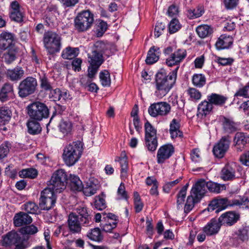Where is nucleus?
<instances>
[{"instance_id": "37", "label": "nucleus", "mask_w": 249, "mask_h": 249, "mask_svg": "<svg viewBox=\"0 0 249 249\" xmlns=\"http://www.w3.org/2000/svg\"><path fill=\"white\" fill-rule=\"evenodd\" d=\"M196 32L201 38H205L210 36L213 32V28L209 25L203 24L198 26Z\"/></svg>"}, {"instance_id": "17", "label": "nucleus", "mask_w": 249, "mask_h": 249, "mask_svg": "<svg viewBox=\"0 0 249 249\" xmlns=\"http://www.w3.org/2000/svg\"><path fill=\"white\" fill-rule=\"evenodd\" d=\"M174 148L171 144H165L161 146L157 152V162L158 163H163L168 159L174 153Z\"/></svg>"}, {"instance_id": "13", "label": "nucleus", "mask_w": 249, "mask_h": 249, "mask_svg": "<svg viewBox=\"0 0 249 249\" xmlns=\"http://www.w3.org/2000/svg\"><path fill=\"white\" fill-rule=\"evenodd\" d=\"M233 199H229L227 198L214 199L209 204L208 210L209 211L215 210V213L226 209L228 206H233Z\"/></svg>"}, {"instance_id": "27", "label": "nucleus", "mask_w": 249, "mask_h": 249, "mask_svg": "<svg viewBox=\"0 0 249 249\" xmlns=\"http://www.w3.org/2000/svg\"><path fill=\"white\" fill-rule=\"evenodd\" d=\"M19 231L22 235V240L24 242L28 241L31 235L36 233L38 232V229L36 226L31 225L21 228Z\"/></svg>"}, {"instance_id": "42", "label": "nucleus", "mask_w": 249, "mask_h": 249, "mask_svg": "<svg viewBox=\"0 0 249 249\" xmlns=\"http://www.w3.org/2000/svg\"><path fill=\"white\" fill-rule=\"evenodd\" d=\"M78 50L77 48L68 47L63 51L61 56L64 59H71L77 55Z\"/></svg>"}, {"instance_id": "3", "label": "nucleus", "mask_w": 249, "mask_h": 249, "mask_svg": "<svg viewBox=\"0 0 249 249\" xmlns=\"http://www.w3.org/2000/svg\"><path fill=\"white\" fill-rule=\"evenodd\" d=\"M94 15L89 10H83L78 13L74 19V27L78 32L89 29L94 23Z\"/></svg>"}, {"instance_id": "43", "label": "nucleus", "mask_w": 249, "mask_h": 249, "mask_svg": "<svg viewBox=\"0 0 249 249\" xmlns=\"http://www.w3.org/2000/svg\"><path fill=\"white\" fill-rule=\"evenodd\" d=\"M98 186L91 181L88 182L85 187L83 186V190L84 194L86 196H91L96 193Z\"/></svg>"}, {"instance_id": "51", "label": "nucleus", "mask_w": 249, "mask_h": 249, "mask_svg": "<svg viewBox=\"0 0 249 249\" xmlns=\"http://www.w3.org/2000/svg\"><path fill=\"white\" fill-rule=\"evenodd\" d=\"M249 231L248 227H241L236 231V234L239 239L242 241H246L249 239Z\"/></svg>"}, {"instance_id": "28", "label": "nucleus", "mask_w": 249, "mask_h": 249, "mask_svg": "<svg viewBox=\"0 0 249 249\" xmlns=\"http://www.w3.org/2000/svg\"><path fill=\"white\" fill-rule=\"evenodd\" d=\"M213 106L210 101L204 100L201 102L197 107V116H206L209 114L212 110Z\"/></svg>"}, {"instance_id": "18", "label": "nucleus", "mask_w": 249, "mask_h": 249, "mask_svg": "<svg viewBox=\"0 0 249 249\" xmlns=\"http://www.w3.org/2000/svg\"><path fill=\"white\" fill-rule=\"evenodd\" d=\"M75 211L77 213V217L83 226L88 227L92 223V217L89 213L87 207L83 205L79 206L75 209Z\"/></svg>"}, {"instance_id": "16", "label": "nucleus", "mask_w": 249, "mask_h": 249, "mask_svg": "<svg viewBox=\"0 0 249 249\" xmlns=\"http://www.w3.org/2000/svg\"><path fill=\"white\" fill-rule=\"evenodd\" d=\"M68 227L70 232L73 234L80 233L83 224L77 217L75 213H71L67 220Z\"/></svg>"}, {"instance_id": "10", "label": "nucleus", "mask_w": 249, "mask_h": 249, "mask_svg": "<svg viewBox=\"0 0 249 249\" xmlns=\"http://www.w3.org/2000/svg\"><path fill=\"white\" fill-rule=\"evenodd\" d=\"M197 191L199 193V191L204 190L203 197L207 192V188L210 192L214 193H220L221 191L226 190V186L225 184H221L212 181L206 182L204 179H200L194 185Z\"/></svg>"}, {"instance_id": "48", "label": "nucleus", "mask_w": 249, "mask_h": 249, "mask_svg": "<svg viewBox=\"0 0 249 249\" xmlns=\"http://www.w3.org/2000/svg\"><path fill=\"white\" fill-rule=\"evenodd\" d=\"M37 175V171L34 168L23 169L19 172V176L21 178H35Z\"/></svg>"}, {"instance_id": "44", "label": "nucleus", "mask_w": 249, "mask_h": 249, "mask_svg": "<svg viewBox=\"0 0 249 249\" xmlns=\"http://www.w3.org/2000/svg\"><path fill=\"white\" fill-rule=\"evenodd\" d=\"M59 130L64 136L71 133L72 129V124L69 120H62L59 124Z\"/></svg>"}, {"instance_id": "57", "label": "nucleus", "mask_w": 249, "mask_h": 249, "mask_svg": "<svg viewBox=\"0 0 249 249\" xmlns=\"http://www.w3.org/2000/svg\"><path fill=\"white\" fill-rule=\"evenodd\" d=\"M180 28L179 21L176 18H173L169 25V31L170 34H173L178 31Z\"/></svg>"}, {"instance_id": "25", "label": "nucleus", "mask_w": 249, "mask_h": 249, "mask_svg": "<svg viewBox=\"0 0 249 249\" xmlns=\"http://www.w3.org/2000/svg\"><path fill=\"white\" fill-rule=\"evenodd\" d=\"M14 36L13 34L3 32L0 34V48L5 50L13 44Z\"/></svg>"}, {"instance_id": "1", "label": "nucleus", "mask_w": 249, "mask_h": 249, "mask_svg": "<svg viewBox=\"0 0 249 249\" xmlns=\"http://www.w3.org/2000/svg\"><path fill=\"white\" fill-rule=\"evenodd\" d=\"M178 68V66L168 75L163 69H161L158 72L155 78V94L157 97L161 98L165 96L172 88L175 83Z\"/></svg>"}, {"instance_id": "39", "label": "nucleus", "mask_w": 249, "mask_h": 249, "mask_svg": "<svg viewBox=\"0 0 249 249\" xmlns=\"http://www.w3.org/2000/svg\"><path fill=\"white\" fill-rule=\"evenodd\" d=\"M12 115V111L8 107L3 106L0 107V122L4 124L9 122Z\"/></svg>"}, {"instance_id": "45", "label": "nucleus", "mask_w": 249, "mask_h": 249, "mask_svg": "<svg viewBox=\"0 0 249 249\" xmlns=\"http://www.w3.org/2000/svg\"><path fill=\"white\" fill-rule=\"evenodd\" d=\"M233 206L249 209V198L245 196H239L238 198L233 199Z\"/></svg>"}, {"instance_id": "8", "label": "nucleus", "mask_w": 249, "mask_h": 249, "mask_svg": "<svg viewBox=\"0 0 249 249\" xmlns=\"http://www.w3.org/2000/svg\"><path fill=\"white\" fill-rule=\"evenodd\" d=\"M37 85L35 78L29 76L21 81L18 87V94L21 98H24L33 94L35 92Z\"/></svg>"}, {"instance_id": "52", "label": "nucleus", "mask_w": 249, "mask_h": 249, "mask_svg": "<svg viewBox=\"0 0 249 249\" xmlns=\"http://www.w3.org/2000/svg\"><path fill=\"white\" fill-rule=\"evenodd\" d=\"M145 128V137H157V130L156 129L151 125V124L147 121L144 124Z\"/></svg>"}, {"instance_id": "64", "label": "nucleus", "mask_w": 249, "mask_h": 249, "mask_svg": "<svg viewBox=\"0 0 249 249\" xmlns=\"http://www.w3.org/2000/svg\"><path fill=\"white\" fill-rule=\"evenodd\" d=\"M164 29L165 26L162 23L157 22L155 28V36L159 37L162 34Z\"/></svg>"}, {"instance_id": "35", "label": "nucleus", "mask_w": 249, "mask_h": 249, "mask_svg": "<svg viewBox=\"0 0 249 249\" xmlns=\"http://www.w3.org/2000/svg\"><path fill=\"white\" fill-rule=\"evenodd\" d=\"M33 119L28 121L27 123L28 128V132L31 135H37L40 133L41 131V127L40 124Z\"/></svg>"}, {"instance_id": "11", "label": "nucleus", "mask_w": 249, "mask_h": 249, "mask_svg": "<svg viewBox=\"0 0 249 249\" xmlns=\"http://www.w3.org/2000/svg\"><path fill=\"white\" fill-rule=\"evenodd\" d=\"M171 110L170 105L165 102H160L151 104L148 108V113L153 117L166 116Z\"/></svg>"}, {"instance_id": "63", "label": "nucleus", "mask_w": 249, "mask_h": 249, "mask_svg": "<svg viewBox=\"0 0 249 249\" xmlns=\"http://www.w3.org/2000/svg\"><path fill=\"white\" fill-rule=\"evenodd\" d=\"M62 6L65 8H72L77 4L79 0H59Z\"/></svg>"}, {"instance_id": "49", "label": "nucleus", "mask_w": 249, "mask_h": 249, "mask_svg": "<svg viewBox=\"0 0 249 249\" xmlns=\"http://www.w3.org/2000/svg\"><path fill=\"white\" fill-rule=\"evenodd\" d=\"M115 160L120 162V166L121 167V177L125 178L128 169V161L127 158L125 156L122 158L119 157L117 159H116Z\"/></svg>"}, {"instance_id": "40", "label": "nucleus", "mask_w": 249, "mask_h": 249, "mask_svg": "<svg viewBox=\"0 0 249 249\" xmlns=\"http://www.w3.org/2000/svg\"><path fill=\"white\" fill-rule=\"evenodd\" d=\"M87 236L91 240L100 242L103 240V236L99 228L91 229L87 234Z\"/></svg>"}, {"instance_id": "19", "label": "nucleus", "mask_w": 249, "mask_h": 249, "mask_svg": "<svg viewBox=\"0 0 249 249\" xmlns=\"http://www.w3.org/2000/svg\"><path fill=\"white\" fill-rule=\"evenodd\" d=\"M186 53L185 50L179 49L172 53L166 60V63L169 67L177 65L186 57Z\"/></svg>"}, {"instance_id": "4", "label": "nucleus", "mask_w": 249, "mask_h": 249, "mask_svg": "<svg viewBox=\"0 0 249 249\" xmlns=\"http://www.w3.org/2000/svg\"><path fill=\"white\" fill-rule=\"evenodd\" d=\"M27 113L31 119L41 121L49 117V110L43 103L36 101L28 106Z\"/></svg>"}, {"instance_id": "59", "label": "nucleus", "mask_w": 249, "mask_h": 249, "mask_svg": "<svg viewBox=\"0 0 249 249\" xmlns=\"http://www.w3.org/2000/svg\"><path fill=\"white\" fill-rule=\"evenodd\" d=\"M188 13L191 18H195L201 16L204 13V10L201 6H198L196 9L189 10Z\"/></svg>"}, {"instance_id": "33", "label": "nucleus", "mask_w": 249, "mask_h": 249, "mask_svg": "<svg viewBox=\"0 0 249 249\" xmlns=\"http://www.w3.org/2000/svg\"><path fill=\"white\" fill-rule=\"evenodd\" d=\"M69 184L71 189L73 191H81L83 189V185L77 176L70 174Z\"/></svg>"}, {"instance_id": "2", "label": "nucleus", "mask_w": 249, "mask_h": 249, "mask_svg": "<svg viewBox=\"0 0 249 249\" xmlns=\"http://www.w3.org/2000/svg\"><path fill=\"white\" fill-rule=\"evenodd\" d=\"M82 151V143L79 141L66 146L62 156L65 163L69 166L74 165L80 158Z\"/></svg>"}, {"instance_id": "29", "label": "nucleus", "mask_w": 249, "mask_h": 249, "mask_svg": "<svg viewBox=\"0 0 249 249\" xmlns=\"http://www.w3.org/2000/svg\"><path fill=\"white\" fill-rule=\"evenodd\" d=\"M160 53L159 48L155 46L151 47L147 53L146 63L150 65L156 62L159 59Z\"/></svg>"}, {"instance_id": "46", "label": "nucleus", "mask_w": 249, "mask_h": 249, "mask_svg": "<svg viewBox=\"0 0 249 249\" xmlns=\"http://www.w3.org/2000/svg\"><path fill=\"white\" fill-rule=\"evenodd\" d=\"M145 146L148 150L151 152H154L157 149L158 146V141L157 137H145Z\"/></svg>"}, {"instance_id": "12", "label": "nucleus", "mask_w": 249, "mask_h": 249, "mask_svg": "<svg viewBox=\"0 0 249 249\" xmlns=\"http://www.w3.org/2000/svg\"><path fill=\"white\" fill-rule=\"evenodd\" d=\"M203 190L199 191V193H198L193 186L190 192V195L187 197L184 206V211L185 213H189L194 207L195 204L200 201L203 197Z\"/></svg>"}, {"instance_id": "23", "label": "nucleus", "mask_w": 249, "mask_h": 249, "mask_svg": "<svg viewBox=\"0 0 249 249\" xmlns=\"http://www.w3.org/2000/svg\"><path fill=\"white\" fill-rule=\"evenodd\" d=\"M13 222L15 227H20L30 224L32 222V218L27 213L21 212L15 215Z\"/></svg>"}, {"instance_id": "14", "label": "nucleus", "mask_w": 249, "mask_h": 249, "mask_svg": "<svg viewBox=\"0 0 249 249\" xmlns=\"http://www.w3.org/2000/svg\"><path fill=\"white\" fill-rule=\"evenodd\" d=\"M230 140L229 136L223 137L213 148V154L217 158H222L229 148Z\"/></svg>"}, {"instance_id": "54", "label": "nucleus", "mask_w": 249, "mask_h": 249, "mask_svg": "<svg viewBox=\"0 0 249 249\" xmlns=\"http://www.w3.org/2000/svg\"><path fill=\"white\" fill-rule=\"evenodd\" d=\"M100 79L102 85L104 87H108L111 83L110 74L107 71H101L100 73Z\"/></svg>"}, {"instance_id": "20", "label": "nucleus", "mask_w": 249, "mask_h": 249, "mask_svg": "<svg viewBox=\"0 0 249 249\" xmlns=\"http://www.w3.org/2000/svg\"><path fill=\"white\" fill-rule=\"evenodd\" d=\"M236 167L233 164H227L221 172V178L224 181H231L236 177Z\"/></svg>"}, {"instance_id": "9", "label": "nucleus", "mask_w": 249, "mask_h": 249, "mask_svg": "<svg viewBox=\"0 0 249 249\" xmlns=\"http://www.w3.org/2000/svg\"><path fill=\"white\" fill-rule=\"evenodd\" d=\"M56 196L55 191L46 188L41 193L39 206L41 210L49 211L55 205Z\"/></svg>"}, {"instance_id": "22", "label": "nucleus", "mask_w": 249, "mask_h": 249, "mask_svg": "<svg viewBox=\"0 0 249 249\" xmlns=\"http://www.w3.org/2000/svg\"><path fill=\"white\" fill-rule=\"evenodd\" d=\"M180 120L174 118L170 123L169 132L172 139L182 138L183 133L180 130Z\"/></svg>"}, {"instance_id": "56", "label": "nucleus", "mask_w": 249, "mask_h": 249, "mask_svg": "<svg viewBox=\"0 0 249 249\" xmlns=\"http://www.w3.org/2000/svg\"><path fill=\"white\" fill-rule=\"evenodd\" d=\"M25 211L30 213L36 214L38 211V206L34 202H29L24 205Z\"/></svg>"}, {"instance_id": "55", "label": "nucleus", "mask_w": 249, "mask_h": 249, "mask_svg": "<svg viewBox=\"0 0 249 249\" xmlns=\"http://www.w3.org/2000/svg\"><path fill=\"white\" fill-rule=\"evenodd\" d=\"M11 144L8 141L4 142L0 145V160L5 158L9 152Z\"/></svg>"}, {"instance_id": "61", "label": "nucleus", "mask_w": 249, "mask_h": 249, "mask_svg": "<svg viewBox=\"0 0 249 249\" xmlns=\"http://www.w3.org/2000/svg\"><path fill=\"white\" fill-rule=\"evenodd\" d=\"M187 93L190 95V98L194 100H199L201 97L200 92L195 88H190L187 90Z\"/></svg>"}, {"instance_id": "21", "label": "nucleus", "mask_w": 249, "mask_h": 249, "mask_svg": "<svg viewBox=\"0 0 249 249\" xmlns=\"http://www.w3.org/2000/svg\"><path fill=\"white\" fill-rule=\"evenodd\" d=\"M239 215L234 212H229L222 214L218 218L221 225H232L238 220Z\"/></svg>"}, {"instance_id": "31", "label": "nucleus", "mask_w": 249, "mask_h": 249, "mask_svg": "<svg viewBox=\"0 0 249 249\" xmlns=\"http://www.w3.org/2000/svg\"><path fill=\"white\" fill-rule=\"evenodd\" d=\"M207 99L210 102L213 106L215 105L221 107L225 104L228 98L222 95L212 93L207 96Z\"/></svg>"}, {"instance_id": "60", "label": "nucleus", "mask_w": 249, "mask_h": 249, "mask_svg": "<svg viewBox=\"0 0 249 249\" xmlns=\"http://www.w3.org/2000/svg\"><path fill=\"white\" fill-rule=\"evenodd\" d=\"M234 96H242L249 98V83L242 88L240 89L234 94Z\"/></svg>"}, {"instance_id": "36", "label": "nucleus", "mask_w": 249, "mask_h": 249, "mask_svg": "<svg viewBox=\"0 0 249 249\" xmlns=\"http://www.w3.org/2000/svg\"><path fill=\"white\" fill-rule=\"evenodd\" d=\"M13 92V85L9 83H6L2 86L0 91V100L5 102L8 100V95Z\"/></svg>"}, {"instance_id": "38", "label": "nucleus", "mask_w": 249, "mask_h": 249, "mask_svg": "<svg viewBox=\"0 0 249 249\" xmlns=\"http://www.w3.org/2000/svg\"><path fill=\"white\" fill-rule=\"evenodd\" d=\"M88 61L90 64L101 66L104 61L103 55L91 50V52L88 54Z\"/></svg>"}, {"instance_id": "34", "label": "nucleus", "mask_w": 249, "mask_h": 249, "mask_svg": "<svg viewBox=\"0 0 249 249\" xmlns=\"http://www.w3.org/2000/svg\"><path fill=\"white\" fill-rule=\"evenodd\" d=\"M109 48L108 44H106L104 42L100 41H97L94 43L92 50L97 53H100L102 55L105 54L108 56L110 55V53L108 52Z\"/></svg>"}, {"instance_id": "32", "label": "nucleus", "mask_w": 249, "mask_h": 249, "mask_svg": "<svg viewBox=\"0 0 249 249\" xmlns=\"http://www.w3.org/2000/svg\"><path fill=\"white\" fill-rule=\"evenodd\" d=\"M24 71L20 67H16L13 69L8 70L6 75L8 79L12 81H18L23 76Z\"/></svg>"}, {"instance_id": "47", "label": "nucleus", "mask_w": 249, "mask_h": 249, "mask_svg": "<svg viewBox=\"0 0 249 249\" xmlns=\"http://www.w3.org/2000/svg\"><path fill=\"white\" fill-rule=\"evenodd\" d=\"M194 85L197 88H201L206 84V78L202 74H195L192 78Z\"/></svg>"}, {"instance_id": "26", "label": "nucleus", "mask_w": 249, "mask_h": 249, "mask_svg": "<svg viewBox=\"0 0 249 249\" xmlns=\"http://www.w3.org/2000/svg\"><path fill=\"white\" fill-rule=\"evenodd\" d=\"M233 43V38L230 35L226 34L220 36L215 43V46L218 50L229 48Z\"/></svg>"}, {"instance_id": "53", "label": "nucleus", "mask_w": 249, "mask_h": 249, "mask_svg": "<svg viewBox=\"0 0 249 249\" xmlns=\"http://www.w3.org/2000/svg\"><path fill=\"white\" fill-rule=\"evenodd\" d=\"M40 88L45 91H51L53 89L52 84L48 78L45 75L40 77Z\"/></svg>"}, {"instance_id": "50", "label": "nucleus", "mask_w": 249, "mask_h": 249, "mask_svg": "<svg viewBox=\"0 0 249 249\" xmlns=\"http://www.w3.org/2000/svg\"><path fill=\"white\" fill-rule=\"evenodd\" d=\"M104 196L102 194V196H96L95 197L94 207L99 210H102L106 208V203L104 198Z\"/></svg>"}, {"instance_id": "6", "label": "nucleus", "mask_w": 249, "mask_h": 249, "mask_svg": "<svg viewBox=\"0 0 249 249\" xmlns=\"http://www.w3.org/2000/svg\"><path fill=\"white\" fill-rule=\"evenodd\" d=\"M68 181L67 175L63 169H58L52 175L48 184V188L60 193L66 186Z\"/></svg>"}, {"instance_id": "5", "label": "nucleus", "mask_w": 249, "mask_h": 249, "mask_svg": "<svg viewBox=\"0 0 249 249\" xmlns=\"http://www.w3.org/2000/svg\"><path fill=\"white\" fill-rule=\"evenodd\" d=\"M61 38L59 35L53 31H48L44 35L43 43L49 53L59 52L61 48Z\"/></svg>"}, {"instance_id": "7", "label": "nucleus", "mask_w": 249, "mask_h": 249, "mask_svg": "<svg viewBox=\"0 0 249 249\" xmlns=\"http://www.w3.org/2000/svg\"><path fill=\"white\" fill-rule=\"evenodd\" d=\"M0 243L5 247H11L14 245L15 249H25L27 248V246L23 242L20 235L14 231L2 236Z\"/></svg>"}, {"instance_id": "58", "label": "nucleus", "mask_w": 249, "mask_h": 249, "mask_svg": "<svg viewBox=\"0 0 249 249\" xmlns=\"http://www.w3.org/2000/svg\"><path fill=\"white\" fill-rule=\"evenodd\" d=\"M107 29L106 22L101 20L97 25L96 32L97 36H102Z\"/></svg>"}, {"instance_id": "15", "label": "nucleus", "mask_w": 249, "mask_h": 249, "mask_svg": "<svg viewBox=\"0 0 249 249\" xmlns=\"http://www.w3.org/2000/svg\"><path fill=\"white\" fill-rule=\"evenodd\" d=\"M10 18L12 20L17 22H21L23 21V9L16 0L12 1L10 4Z\"/></svg>"}, {"instance_id": "24", "label": "nucleus", "mask_w": 249, "mask_h": 249, "mask_svg": "<svg viewBox=\"0 0 249 249\" xmlns=\"http://www.w3.org/2000/svg\"><path fill=\"white\" fill-rule=\"evenodd\" d=\"M221 226L218 220L213 219L203 228V231L208 236L213 235L218 233Z\"/></svg>"}, {"instance_id": "41", "label": "nucleus", "mask_w": 249, "mask_h": 249, "mask_svg": "<svg viewBox=\"0 0 249 249\" xmlns=\"http://www.w3.org/2000/svg\"><path fill=\"white\" fill-rule=\"evenodd\" d=\"M223 126L225 131L228 133H232L237 129V124L233 121L226 118H224Z\"/></svg>"}, {"instance_id": "62", "label": "nucleus", "mask_w": 249, "mask_h": 249, "mask_svg": "<svg viewBox=\"0 0 249 249\" xmlns=\"http://www.w3.org/2000/svg\"><path fill=\"white\" fill-rule=\"evenodd\" d=\"M2 58L7 64H10L16 59L15 53L13 52H7L3 54Z\"/></svg>"}, {"instance_id": "30", "label": "nucleus", "mask_w": 249, "mask_h": 249, "mask_svg": "<svg viewBox=\"0 0 249 249\" xmlns=\"http://www.w3.org/2000/svg\"><path fill=\"white\" fill-rule=\"evenodd\" d=\"M234 141L237 149L241 150L249 142V136L244 133L237 132L235 134Z\"/></svg>"}]
</instances>
